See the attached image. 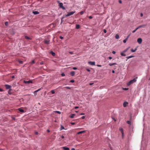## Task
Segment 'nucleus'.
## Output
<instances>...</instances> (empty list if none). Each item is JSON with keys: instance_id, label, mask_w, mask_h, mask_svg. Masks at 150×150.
Instances as JSON below:
<instances>
[{"instance_id": "23", "label": "nucleus", "mask_w": 150, "mask_h": 150, "mask_svg": "<svg viewBox=\"0 0 150 150\" xmlns=\"http://www.w3.org/2000/svg\"><path fill=\"white\" fill-rule=\"evenodd\" d=\"M124 53L123 52H121V55L122 56H126V54H124Z\"/></svg>"}, {"instance_id": "34", "label": "nucleus", "mask_w": 150, "mask_h": 150, "mask_svg": "<svg viewBox=\"0 0 150 150\" xmlns=\"http://www.w3.org/2000/svg\"><path fill=\"white\" fill-rule=\"evenodd\" d=\"M40 90V89H39L35 91H34V93H37V92L39 91Z\"/></svg>"}, {"instance_id": "11", "label": "nucleus", "mask_w": 150, "mask_h": 150, "mask_svg": "<svg viewBox=\"0 0 150 150\" xmlns=\"http://www.w3.org/2000/svg\"><path fill=\"white\" fill-rule=\"evenodd\" d=\"M33 13L35 15H36L39 13V12L37 11H33Z\"/></svg>"}, {"instance_id": "48", "label": "nucleus", "mask_w": 150, "mask_h": 150, "mask_svg": "<svg viewBox=\"0 0 150 150\" xmlns=\"http://www.w3.org/2000/svg\"><path fill=\"white\" fill-rule=\"evenodd\" d=\"M60 38L61 39H63L64 38L63 37H62V36H60Z\"/></svg>"}, {"instance_id": "64", "label": "nucleus", "mask_w": 150, "mask_h": 150, "mask_svg": "<svg viewBox=\"0 0 150 150\" xmlns=\"http://www.w3.org/2000/svg\"><path fill=\"white\" fill-rule=\"evenodd\" d=\"M109 59H112V57H109Z\"/></svg>"}, {"instance_id": "37", "label": "nucleus", "mask_w": 150, "mask_h": 150, "mask_svg": "<svg viewBox=\"0 0 150 150\" xmlns=\"http://www.w3.org/2000/svg\"><path fill=\"white\" fill-rule=\"evenodd\" d=\"M71 124V125H75V124L76 123V122H71L70 123Z\"/></svg>"}, {"instance_id": "55", "label": "nucleus", "mask_w": 150, "mask_h": 150, "mask_svg": "<svg viewBox=\"0 0 150 150\" xmlns=\"http://www.w3.org/2000/svg\"><path fill=\"white\" fill-rule=\"evenodd\" d=\"M12 120H16L15 118L14 117H12Z\"/></svg>"}, {"instance_id": "51", "label": "nucleus", "mask_w": 150, "mask_h": 150, "mask_svg": "<svg viewBox=\"0 0 150 150\" xmlns=\"http://www.w3.org/2000/svg\"><path fill=\"white\" fill-rule=\"evenodd\" d=\"M119 2L120 4H121L122 3V1H121V0H119Z\"/></svg>"}, {"instance_id": "42", "label": "nucleus", "mask_w": 150, "mask_h": 150, "mask_svg": "<svg viewBox=\"0 0 150 150\" xmlns=\"http://www.w3.org/2000/svg\"><path fill=\"white\" fill-rule=\"evenodd\" d=\"M128 88H123V89L124 90H128Z\"/></svg>"}, {"instance_id": "59", "label": "nucleus", "mask_w": 150, "mask_h": 150, "mask_svg": "<svg viewBox=\"0 0 150 150\" xmlns=\"http://www.w3.org/2000/svg\"><path fill=\"white\" fill-rule=\"evenodd\" d=\"M98 67H101L102 66L101 65H97Z\"/></svg>"}, {"instance_id": "2", "label": "nucleus", "mask_w": 150, "mask_h": 150, "mask_svg": "<svg viewBox=\"0 0 150 150\" xmlns=\"http://www.w3.org/2000/svg\"><path fill=\"white\" fill-rule=\"evenodd\" d=\"M75 12V11L68 12L67 14L65 15V17H68L72 15Z\"/></svg>"}, {"instance_id": "50", "label": "nucleus", "mask_w": 150, "mask_h": 150, "mask_svg": "<svg viewBox=\"0 0 150 150\" xmlns=\"http://www.w3.org/2000/svg\"><path fill=\"white\" fill-rule=\"evenodd\" d=\"M85 116H83L82 117H81V118L83 119H85Z\"/></svg>"}, {"instance_id": "60", "label": "nucleus", "mask_w": 150, "mask_h": 150, "mask_svg": "<svg viewBox=\"0 0 150 150\" xmlns=\"http://www.w3.org/2000/svg\"><path fill=\"white\" fill-rule=\"evenodd\" d=\"M86 70L87 71H89V72L90 71V70L89 69H86Z\"/></svg>"}, {"instance_id": "54", "label": "nucleus", "mask_w": 150, "mask_h": 150, "mask_svg": "<svg viewBox=\"0 0 150 150\" xmlns=\"http://www.w3.org/2000/svg\"><path fill=\"white\" fill-rule=\"evenodd\" d=\"M73 69L74 70H76L77 69V68L76 67H74L73 68Z\"/></svg>"}, {"instance_id": "61", "label": "nucleus", "mask_w": 150, "mask_h": 150, "mask_svg": "<svg viewBox=\"0 0 150 150\" xmlns=\"http://www.w3.org/2000/svg\"><path fill=\"white\" fill-rule=\"evenodd\" d=\"M0 91L1 92L3 91V90L2 89L0 88Z\"/></svg>"}, {"instance_id": "53", "label": "nucleus", "mask_w": 150, "mask_h": 150, "mask_svg": "<svg viewBox=\"0 0 150 150\" xmlns=\"http://www.w3.org/2000/svg\"><path fill=\"white\" fill-rule=\"evenodd\" d=\"M89 19H92L93 18V17L92 16H90L89 17Z\"/></svg>"}, {"instance_id": "4", "label": "nucleus", "mask_w": 150, "mask_h": 150, "mask_svg": "<svg viewBox=\"0 0 150 150\" xmlns=\"http://www.w3.org/2000/svg\"><path fill=\"white\" fill-rule=\"evenodd\" d=\"M142 39L141 38H138L137 40V42L139 44H141L142 43Z\"/></svg>"}, {"instance_id": "49", "label": "nucleus", "mask_w": 150, "mask_h": 150, "mask_svg": "<svg viewBox=\"0 0 150 150\" xmlns=\"http://www.w3.org/2000/svg\"><path fill=\"white\" fill-rule=\"evenodd\" d=\"M11 77L12 78V79H13L15 77V76L14 75H12Z\"/></svg>"}, {"instance_id": "21", "label": "nucleus", "mask_w": 150, "mask_h": 150, "mask_svg": "<svg viewBox=\"0 0 150 150\" xmlns=\"http://www.w3.org/2000/svg\"><path fill=\"white\" fill-rule=\"evenodd\" d=\"M134 57V56L132 55V56H129V57H127L126 58H127V59H129L133 57Z\"/></svg>"}, {"instance_id": "35", "label": "nucleus", "mask_w": 150, "mask_h": 150, "mask_svg": "<svg viewBox=\"0 0 150 150\" xmlns=\"http://www.w3.org/2000/svg\"><path fill=\"white\" fill-rule=\"evenodd\" d=\"M14 33V32L13 31H11V33H10V34L11 33V34L12 35H13Z\"/></svg>"}, {"instance_id": "46", "label": "nucleus", "mask_w": 150, "mask_h": 150, "mask_svg": "<svg viewBox=\"0 0 150 150\" xmlns=\"http://www.w3.org/2000/svg\"><path fill=\"white\" fill-rule=\"evenodd\" d=\"M61 8H62L63 9L65 10V8L63 6Z\"/></svg>"}, {"instance_id": "5", "label": "nucleus", "mask_w": 150, "mask_h": 150, "mask_svg": "<svg viewBox=\"0 0 150 150\" xmlns=\"http://www.w3.org/2000/svg\"><path fill=\"white\" fill-rule=\"evenodd\" d=\"M95 62H88V64L91 65H95Z\"/></svg>"}, {"instance_id": "26", "label": "nucleus", "mask_w": 150, "mask_h": 150, "mask_svg": "<svg viewBox=\"0 0 150 150\" xmlns=\"http://www.w3.org/2000/svg\"><path fill=\"white\" fill-rule=\"evenodd\" d=\"M119 35L118 34H116L115 35V38L116 39H118L119 38Z\"/></svg>"}, {"instance_id": "18", "label": "nucleus", "mask_w": 150, "mask_h": 150, "mask_svg": "<svg viewBox=\"0 0 150 150\" xmlns=\"http://www.w3.org/2000/svg\"><path fill=\"white\" fill-rule=\"evenodd\" d=\"M50 53L53 56H55V53L53 51H51L50 52Z\"/></svg>"}, {"instance_id": "10", "label": "nucleus", "mask_w": 150, "mask_h": 150, "mask_svg": "<svg viewBox=\"0 0 150 150\" xmlns=\"http://www.w3.org/2000/svg\"><path fill=\"white\" fill-rule=\"evenodd\" d=\"M71 75L73 76H74L75 74V72L74 71H72L70 72Z\"/></svg>"}, {"instance_id": "47", "label": "nucleus", "mask_w": 150, "mask_h": 150, "mask_svg": "<svg viewBox=\"0 0 150 150\" xmlns=\"http://www.w3.org/2000/svg\"><path fill=\"white\" fill-rule=\"evenodd\" d=\"M74 80H71L70 81V82L71 83H74Z\"/></svg>"}, {"instance_id": "44", "label": "nucleus", "mask_w": 150, "mask_h": 150, "mask_svg": "<svg viewBox=\"0 0 150 150\" xmlns=\"http://www.w3.org/2000/svg\"><path fill=\"white\" fill-rule=\"evenodd\" d=\"M61 75L62 76H65V74L64 73H62V74H61Z\"/></svg>"}, {"instance_id": "25", "label": "nucleus", "mask_w": 150, "mask_h": 150, "mask_svg": "<svg viewBox=\"0 0 150 150\" xmlns=\"http://www.w3.org/2000/svg\"><path fill=\"white\" fill-rule=\"evenodd\" d=\"M129 47H128V48H127L124 51H123V52L124 53H125V52H126L129 49Z\"/></svg>"}, {"instance_id": "6", "label": "nucleus", "mask_w": 150, "mask_h": 150, "mask_svg": "<svg viewBox=\"0 0 150 150\" xmlns=\"http://www.w3.org/2000/svg\"><path fill=\"white\" fill-rule=\"evenodd\" d=\"M44 43L47 45H48L50 44V40H45L44 41Z\"/></svg>"}, {"instance_id": "19", "label": "nucleus", "mask_w": 150, "mask_h": 150, "mask_svg": "<svg viewBox=\"0 0 150 150\" xmlns=\"http://www.w3.org/2000/svg\"><path fill=\"white\" fill-rule=\"evenodd\" d=\"M75 116V115L74 114H72L71 115L69 116V117L71 118H73L74 117V116Z\"/></svg>"}, {"instance_id": "15", "label": "nucleus", "mask_w": 150, "mask_h": 150, "mask_svg": "<svg viewBox=\"0 0 150 150\" xmlns=\"http://www.w3.org/2000/svg\"><path fill=\"white\" fill-rule=\"evenodd\" d=\"M117 64L116 63H109V65L110 66H112V65H116Z\"/></svg>"}, {"instance_id": "9", "label": "nucleus", "mask_w": 150, "mask_h": 150, "mask_svg": "<svg viewBox=\"0 0 150 150\" xmlns=\"http://www.w3.org/2000/svg\"><path fill=\"white\" fill-rule=\"evenodd\" d=\"M85 131H83L79 132L77 133V134H81L85 133Z\"/></svg>"}, {"instance_id": "40", "label": "nucleus", "mask_w": 150, "mask_h": 150, "mask_svg": "<svg viewBox=\"0 0 150 150\" xmlns=\"http://www.w3.org/2000/svg\"><path fill=\"white\" fill-rule=\"evenodd\" d=\"M83 13H84V11H81L80 12L81 15H82L83 14Z\"/></svg>"}, {"instance_id": "41", "label": "nucleus", "mask_w": 150, "mask_h": 150, "mask_svg": "<svg viewBox=\"0 0 150 150\" xmlns=\"http://www.w3.org/2000/svg\"><path fill=\"white\" fill-rule=\"evenodd\" d=\"M103 31L104 33H107V30L105 29H104L103 30Z\"/></svg>"}, {"instance_id": "38", "label": "nucleus", "mask_w": 150, "mask_h": 150, "mask_svg": "<svg viewBox=\"0 0 150 150\" xmlns=\"http://www.w3.org/2000/svg\"><path fill=\"white\" fill-rule=\"evenodd\" d=\"M131 35V34H130L127 37V38H126V39H127V40L128 39V38H129V37L130 36V35Z\"/></svg>"}, {"instance_id": "33", "label": "nucleus", "mask_w": 150, "mask_h": 150, "mask_svg": "<svg viewBox=\"0 0 150 150\" xmlns=\"http://www.w3.org/2000/svg\"><path fill=\"white\" fill-rule=\"evenodd\" d=\"M5 24L6 26H7L8 25V22L7 21L5 23Z\"/></svg>"}, {"instance_id": "1", "label": "nucleus", "mask_w": 150, "mask_h": 150, "mask_svg": "<svg viewBox=\"0 0 150 150\" xmlns=\"http://www.w3.org/2000/svg\"><path fill=\"white\" fill-rule=\"evenodd\" d=\"M137 77L133 79V80L130 81L127 84L128 86H129L131 84L134 83L136 82L137 81Z\"/></svg>"}, {"instance_id": "27", "label": "nucleus", "mask_w": 150, "mask_h": 150, "mask_svg": "<svg viewBox=\"0 0 150 150\" xmlns=\"http://www.w3.org/2000/svg\"><path fill=\"white\" fill-rule=\"evenodd\" d=\"M64 129V127L62 125H61V127L60 128V130H61Z\"/></svg>"}, {"instance_id": "14", "label": "nucleus", "mask_w": 150, "mask_h": 150, "mask_svg": "<svg viewBox=\"0 0 150 150\" xmlns=\"http://www.w3.org/2000/svg\"><path fill=\"white\" fill-rule=\"evenodd\" d=\"M5 86L6 89H9V85H5Z\"/></svg>"}, {"instance_id": "12", "label": "nucleus", "mask_w": 150, "mask_h": 150, "mask_svg": "<svg viewBox=\"0 0 150 150\" xmlns=\"http://www.w3.org/2000/svg\"><path fill=\"white\" fill-rule=\"evenodd\" d=\"M62 148L64 150H70L69 148L66 147L65 146L63 147Z\"/></svg>"}, {"instance_id": "63", "label": "nucleus", "mask_w": 150, "mask_h": 150, "mask_svg": "<svg viewBox=\"0 0 150 150\" xmlns=\"http://www.w3.org/2000/svg\"><path fill=\"white\" fill-rule=\"evenodd\" d=\"M93 84V83H89L90 85H92Z\"/></svg>"}, {"instance_id": "29", "label": "nucleus", "mask_w": 150, "mask_h": 150, "mask_svg": "<svg viewBox=\"0 0 150 150\" xmlns=\"http://www.w3.org/2000/svg\"><path fill=\"white\" fill-rule=\"evenodd\" d=\"M19 111L20 112H24V111L22 109H21L20 108H19Z\"/></svg>"}, {"instance_id": "43", "label": "nucleus", "mask_w": 150, "mask_h": 150, "mask_svg": "<svg viewBox=\"0 0 150 150\" xmlns=\"http://www.w3.org/2000/svg\"><path fill=\"white\" fill-rule=\"evenodd\" d=\"M65 17V16H63L62 17V18L61 19H64V18H65V17Z\"/></svg>"}, {"instance_id": "30", "label": "nucleus", "mask_w": 150, "mask_h": 150, "mask_svg": "<svg viewBox=\"0 0 150 150\" xmlns=\"http://www.w3.org/2000/svg\"><path fill=\"white\" fill-rule=\"evenodd\" d=\"M18 62H19V63L20 64H22L23 63V62L22 61H21L20 60H18Z\"/></svg>"}, {"instance_id": "52", "label": "nucleus", "mask_w": 150, "mask_h": 150, "mask_svg": "<svg viewBox=\"0 0 150 150\" xmlns=\"http://www.w3.org/2000/svg\"><path fill=\"white\" fill-rule=\"evenodd\" d=\"M115 53H116L115 52V51H113L112 52V53L113 54H115Z\"/></svg>"}, {"instance_id": "32", "label": "nucleus", "mask_w": 150, "mask_h": 150, "mask_svg": "<svg viewBox=\"0 0 150 150\" xmlns=\"http://www.w3.org/2000/svg\"><path fill=\"white\" fill-rule=\"evenodd\" d=\"M127 40V39L126 38L123 41V42L124 43H125L126 42Z\"/></svg>"}, {"instance_id": "13", "label": "nucleus", "mask_w": 150, "mask_h": 150, "mask_svg": "<svg viewBox=\"0 0 150 150\" xmlns=\"http://www.w3.org/2000/svg\"><path fill=\"white\" fill-rule=\"evenodd\" d=\"M80 25H79L76 24V28L77 29H78L80 28Z\"/></svg>"}, {"instance_id": "36", "label": "nucleus", "mask_w": 150, "mask_h": 150, "mask_svg": "<svg viewBox=\"0 0 150 150\" xmlns=\"http://www.w3.org/2000/svg\"><path fill=\"white\" fill-rule=\"evenodd\" d=\"M127 123L131 125V121H127Z\"/></svg>"}, {"instance_id": "39", "label": "nucleus", "mask_w": 150, "mask_h": 150, "mask_svg": "<svg viewBox=\"0 0 150 150\" xmlns=\"http://www.w3.org/2000/svg\"><path fill=\"white\" fill-rule=\"evenodd\" d=\"M56 112H57V113L59 114H61V112L59 111H56Z\"/></svg>"}, {"instance_id": "28", "label": "nucleus", "mask_w": 150, "mask_h": 150, "mask_svg": "<svg viewBox=\"0 0 150 150\" xmlns=\"http://www.w3.org/2000/svg\"><path fill=\"white\" fill-rule=\"evenodd\" d=\"M138 29H139V28L138 27L137 28L135 29V30H134L133 31H132V33H134L136 32V30H137Z\"/></svg>"}, {"instance_id": "20", "label": "nucleus", "mask_w": 150, "mask_h": 150, "mask_svg": "<svg viewBox=\"0 0 150 150\" xmlns=\"http://www.w3.org/2000/svg\"><path fill=\"white\" fill-rule=\"evenodd\" d=\"M25 38L26 39H28V40H31V38H30L27 36H25Z\"/></svg>"}, {"instance_id": "17", "label": "nucleus", "mask_w": 150, "mask_h": 150, "mask_svg": "<svg viewBox=\"0 0 150 150\" xmlns=\"http://www.w3.org/2000/svg\"><path fill=\"white\" fill-rule=\"evenodd\" d=\"M137 50V48H135L134 50L133 49H132L131 50V51L132 52H135Z\"/></svg>"}, {"instance_id": "62", "label": "nucleus", "mask_w": 150, "mask_h": 150, "mask_svg": "<svg viewBox=\"0 0 150 150\" xmlns=\"http://www.w3.org/2000/svg\"><path fill=\"white\" fill-rule=\"evenodd\" d=\"M122 134V137L123 138H124V133Z\"/></svg>"}, {"instance_id": "16", "label": "nucleus", "mask_w": 150, "mask_h": 150, "mask_svg": "<svg viewBox=\"0 0 150 150\" xmlns=\"http://www.w3.org/2000/svg\"><path fill=\"white\" fill-rule=\"evenodd\" d=\"M119 130L121 132L122 134H123V130L122 128H119Z\"/></svg>"}, {"instance_id": "24", "label": "nucleus", "mask_w": 150, "mask_h": 150, "mask_svg": "<svg viewBox=\"0 0 150 150\" xmlns=\"http://www.w3.org/2000/svg\"><path fill=\"white\" fill-rule=\"evenodd\" d=\"M50 92L52 94H54L55 93V92L54 91V90H51V91Z\"/></svg>"}, {"instance_id": "58", "label": "nucleus", "mask_w": 150, "mask_h": 150, "mask_svg": "<svg viewBox=\"0 0 150 150\" xmlns=\"http://www.w3.org/2000/svg\"><path fill=\"white\" fill-rule=\"evenodd\" d=\"M140 16L141 17H142L143 16V14L142 13H141L140 14Z\"/></svg>"}, {"instance_id": "31", "label": "nucleus", "mask_w": 150, "mask_h": 150, "mask_svg": "<svg viewBox=\"0 0 150 150\" xmlns=\"http://www.w3.org/2000/svg\"><path fill=\"white\" fill-rule=\"evenodd\" d=\"M64 88H65L67 89H71V87L69 86L65 87Z\"/></svg>"}, {"instance_id": "57", "label": "nucleus", "mask_w": 150, "mask_h": 150, "mask_svg": "<svg viewBox=\"0 0 150 150\" xmlns=\"http://www.w3.org/2000/svg\"><path fill=\"white\" fill-rule=\"evenodd\" d=\"M79 108V107L78 106H76L74 107L75 109H77Z\"/></svg>"}, {"instance_id": "7", "label": "nucleus", "mask_w": 150, "mask_h": 150, "mask_svg": "<svg viewBox=\"0 0 150 150\" xmlns=\"http://www.w3.org/2000/svg\"><path fill=\"white\" fill-rule=\"evenodd\" d=\"M128 102H125L123 103V106L124 107H126L128 104Z\"/></svg>"}, {"instance_id": "45", "label": "nucleus", "mask_w": 150, "mask_h": 150, "mask_svg": "<svg viewBox=\"0 0 150 150\" xmlns=\"http://www.w3.org/2000/svg\"><path fill=\"white\" fill-rule=\"evenodd\" d=\"M35 63V61L33 60H32L31 62V63L32 64H34V63Z\"/></svg>"}, {"instance_id": "22", "label": "nucleus", "mask_w": 150, "mask_h": 150, "mask_svg": "<svg viewBox=\"0 0 150 150\" xmlns=\"http://www.w3.org/2000/svg\"><path fill=\"white\" fill-rule=\"evenodd\" d=\"M63 6V4L62 3H60L59 4V6L60 8H61Z\"/></svg>"}, {"instance_id": "56", "label": "nucleus", "mask_w": 150, "mask_h": 150, "mask_svg": "<svg viewBox=\"0 0 150 150\" xmlns=\"http://www.w3.org/2000/svg\"><path fill=\"white\" fill-rule=\"evenodd\" d=\"M63 22V19H61V23H62Z\"/></svg>"}, {"instance_id": "3", "label": "nucleus", "mask_w": 150, "mask_h": 150, "mask_svg": "<svg viewBox=\"0 0 150 150\" xmlns=\"http://www.w3.org/2000/svg\"><path fill=\"white\" fill-rule=\"evenodd\" d=\"M24 83H33V82L32 80H29L28 81H26L25 80H24L23 81Z\"/></svg>"}, {"instance_id": "8", "label": "nucleus", "mask_w": 150, "mask_h": 150, "mask_svg": "<svg viewBox=\"0 0 150 150\" xmlns=\"http://www.w3.org/2000/svg\"><path fill=\"white\" fill-rule=\"evenodd\" d=\"M147 25V24H144L143 25H140L138 27L139 28H142V27H144L145 26H146Z\"/></svg>"}]
</instances>
